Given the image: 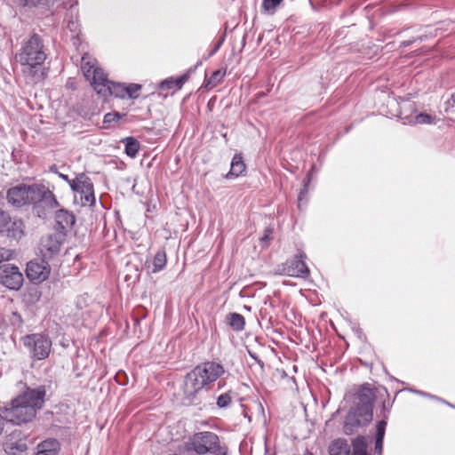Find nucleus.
<instances>
[{"label":"nucleus","mask_w":455,"mask_h":455,"mask_svg":"<svg viewBox=\"0 0 455 455\" xmlns=\"http://www.w3.org/2000/svg\"><path fill=\"white\" fill-rule=\"evenodd\" d=\"M45 397L44 387L27 388L21 395L12 401L10 408L2 411L5 420L20 425L31 421L36 411L43 407Z\"/></svg>","instance_id":"obj_1"},{"label":"nucleus","mask_w":455,"mask_h":455,"mask_svg":"<svg viewBox=\"0 0 455 455\" xmlns=\"http://www.w3.org/2000/svg\"><path fill=\"white\" fill-rule=\"evenodd\" d=\"M46 60V52L41 37L36 34L25 41L15 54V60L20 64L26 79L37 82L42 79V67Z\"/></svg>","instance_id":"obj_2"},{"label":"nucleus","mask_w":455,"mask_h":455,"mask_svg":"<svg viewBox=\"0 0 455 455\" xmlns=\"http://www.w3.org/2000/svg\"><path fill=\"white\" fill-rule=\"evenodd\" d=\"M82 71L85 78L91 83L98 94L104 97L114 95L117 98L125 97V85L109 81L97 60L85 54L82 57Z\"/></svg>","instance_id":"obj_3"},{"label":"nucleus","mask_w":455,"mask_h":455,"mask_svg":"<svg viewBox=\"0 0 455 455\" xmlns=\"http://www.w3.org/2000/svg\"><path fill=\"white\" fill-rule=\"evenodd\" d=\"M225 372L221 364L215 362H206L197 365L185 379L184 393L192 397L204 387L216 381Z\"/></svg>","instance_id":"obj_4"},{"label":"nucleus","mask_w":455,"mask_h":455,"mask_svg":"<svg viewBox=\"0 0 455 455\" xmlns=\"http://www.w3.org/2000/svg\"><path fill=\"white\" fill-rule=\"evenodd\" d=\"M219 447L218 435L208 431L196 433L186 443L187 451H193L199 455L215 453Z\"/></svg>","instance_id":"obj_5"},{"label":"nucleus","mask_w":455,"mask_h":455,"mask_svg":"<svg viewBox=\"0 0 455 455\" xmlns=\"http://www.w3.org/2000/svg\"><path fill=\"white\" fill-rule=\"evenodd\" d=\"M69 186L75 193V200L82 206H92L95 204L93 184L84 174H81L69 181Z\"/></svg>","instance_id":"obj_6"},{"label":"nucleus","mask_w":455,"mask_h":455,"mask_svg":"<svg viewBox=\"0 0 455 455\" xmlns=\"http://www.w3.org/2000/svg\"><path fill=\"white\" fill-rule=\"evenodd\" d=\"M37 193V184H20L11 188L7 191L8 203L15 207H21L35 203V196Z\"/></svg>","instance_id":"obj_7"},{"label":"nucleus","mask_w":455,"mask_h":455,"mask_svg":"<svg viewBox=\"0 0 455 455\" xmlns=\"http://www.w3.org/2000/svg\"><path fill=\"white\" fill-rule=\"evenodd\" d=\"M23 344L28 348L32 357L36 360L46 358L51 352L52 341L43 334L28 335L23 339Z\"/></svg>","instance_id":"obj_8"},{"label":"nucleus","mask_w":455,"mask_h":455,"mask_svg":"<svg viewBox=\"0 0 455 455\" xmlns=\"http://www.w3.org/2000/svg\"><path fill=\"white\" fill-rule=\"evenodd\" d=\"M34 210L39 218L44 219L49 212L59 206L54 194L43 185H37Z\"/></svg>","instance_id":"obj_9"},{"label":"nucleus","mask_w":455,"mask_h":455,"mask_svg":"<svg viewBox=\"0 0 455 455\" xmlns=\"http://www.w3.org/2000/svg\"><path fill=\"white\" fill-rule=\"evenodd\" d=\"M304 253H299L294 259L287 260L285 263L278 265L275 268V274L281 275H289L292 277L306 278L309 274V269L303 259Z\"/></svg>","instance_id":"obj_10"},{"label":"nucleus","mask_w":455,"mask_h":455,"mask_svg":"<svg viewBox=\"0 0 455 455\" xmlns=\"http://www.w3.org/2000/svg\"><path fill=\"white\" fill-rule=\"evenodd\" d=\"M353 455H368L367 442L363 436L356 437L353 443ZM330 455H351L348 444L342 440L332 443L330 448Z\"/></svg>","instance_id":"obj_11"},{"label":"nucleus","mask_w":455,"mask_h":455,"mask_svg":"<svg viewBox=\"0 0 455 455\" xmlns=\"http://www.w3.org/2000/svg\"><path fill=\"white\" fill-rule=\"evenodd\" d=\"M63 243V235L61 233L50 234L41 238L39 243V251L44 259H52L57 256Z\"/></svg>","instance_id":"obj_12"},{"label":"nucleus","mask_w":455,"mask_h":455,"mask_svg":"<svg viewBox=\"0 0 455 455\" xmlns=\"http://www.w3.org/2000/svg\"><path fill=\"white\" fill-rule=\"evenodd\" d=\"M355 406L359 415L365 421H371L372 419V403L374 393L369 387H362L356 394Z\"/></svg>","instance_id":"obj_13"},{"label":"nucleus","mask_w":455,"mask_h":455,"mask_svg":"<svg viewBox=\"0 0 455 455\" xmlns=\"http://www.w3.org/2000/svg\"><path fill=\"white\" fill-rule=\"evenodd\" d=\"M0 283L10 290H19L23 283V275L16 266L4 264L0 267Z\"/></svg>","instance_id":"obj_14"},{"label":"nucleus","mask_w":455,"mask_h":455,"mask_svg":"<svg viewBox=\"0 0 455 455\" xmlns=\"http://www.w3.org/2000/svg\"><path fill=\"white\" fill-rule=\"evenodd\" d=\"M48 259L31 260L27 264V277L34 283H41L45 281L51 273V268L47 263Z\"/></svg>","instance_id":"obj_15"},{"label":"nucleus","mask_w":455,"mask_h":455,"mask_svg":"<svg viewBox=\"0 0 455 455\" xmlns=\"http://www.w3.org/2000/svg\"><path fill=\"white\" fill-rule=\"evenodd\" d=\"M359 415L358 410L353 407L345 419L344 431L346 434H352L359 426L368 423Z\"/></svg>","instance_id":"obj_16"},{"label":"nucleus","mask_w":455,"mask_h":455,"mask_svg":"<svg viewBox=\"0 0 455 455\" xmlns=\"http://www.w3.org/2000/svg\"><path fill=\"white\" fill-rule=\"evenodd\" d=\"M60 443L55 438H48L36 446V452L34 455H57L60 451Z\"/></svg>","instance_id":"obj_17"},{"label":"nucleus","mask_w":455,"mask_h":455,"mask_svg":"<svg viewBox=\"0 0 455 455\" xmlns=\"http://www.w3.org/2000/svg\"><path fill=\"white\" fill-rule=\"evenodd\" d=\"M8 236L14 239H20L25 234V224L20 219L9 218L7 225L4 227Z\"/></svg>","instance_id":"obj_18"},{"label":"nucleus","mask_w":455,"mask_h":455,"mask_svg":"<svg viewBox=\"0 0 455 455\" xmlns=\"http://www.w3.org/2000/svg\"><path fill=\"white\" fill-rule=\"evenodd\" d=\"M55 220L59 228L61 230L71 228L76 222L75 216L64 209L56 212Z\"/></svg>","instance_id":"obj_19"},{"label":"nucleus","mask_w":455,"mask_h":455,"mask_svg":"<svg viewBox=\"0 0 455 455\" xmlns=\"http://www.w3.org/2000/svg\"><path fill=\"white\" fill-rule=\"evenodd\" d=\"M245 171V164L240 155H235L231 162L229 172L226 175L227 179L236 178Z\"/></svg>","instance_id":"obj_20"},{"label":"nucleus","mask_w":455,"mask_h":455,"mask_svg":"<svg viewBox=\"0 0 455 455\" xmlns=\"http://www.w3.org/2000/svg\"><path fill=\"white\" fill-rule=\"evenodd\" d=\"M228 324L235 331H241L244 329V317L238 313H230L226 317Z\"/></svg>","instance_id":"obj_21"},{"label":"nucleus","mask_w":455,"mask_h":455,"mask_svg":"<svg viewBox=\"0 0 455 455\" xmlns=\"http://www.w3.org/2000/svg\"><path fill=\"white\" fill-rule=\"evenodd\" d=\"M123 142L125 145V148H124L125 154L128 156L134 158L137 156V154L140 148V142L132 137H127V138L124 139Z\"/></svg>","instance_id":"obj_22"},{"label":"nucleus","mask_w":455,"mask_h":455,"mask_svg":"<svg viewBox=\"0 0 455 455\" xmlns=\"http://www.w3.org/2000/svg\"><path fill=\"white\" fill-rule=\"evenodd\" d=\"M186 81H187V76H181L175 79L168 78L161 83L160 88L162 90L180 89Z\"/></svg>","instance_id":"obj_23"},{"label":"nucleus","mask_w":455,"mask_h":455,"mask_svg":"<svg viewBox=\"0 0 455 455\" xmlns=\"http://www.w3.org/2000/svg\"><path fill=\"white\" fill-rule=\"evenodd\" d=\"M166 264V254L164 251H158L153 260L154 269L153 272H158L162 270Z\"/></svg>","instance_id":"obj_24"},{"label":"nucleus","mask_w":455,"mask_h":455,"mask_svg":"<svg viewBox=\"0 0 455 455\" xmlns=\"http://www.w3.org/2000/svg\"><path fill=\"white\" fill-rule=\"evenodd\" d=\"M226 75V71L222 69H218L212 73L211 77L207 81V86L215 87L217 86L224 78Z\"/></svg>","instance_id":"obj_25"},{"label":"nucleus","mask_w":455,"mask_h":455,"mask_svg":"<svg viewBox=\"0 0 455 455\" xmlns=\"http://www.w3.org/2000/svg\"><path fill=\"white\" fill-rule=\"evenodd\" d=\"M435 120L434 116L426 113L418 114L414 118V122L420 124H435Z\"/></svg>","instance_id":"obj_26"},{"label":"nucleus","mask_w":455,"mask_h":455,"mask_svg":"<svg viewBox=\"0 0 455 455\" xmlns=\"http://www.w3.org/2000/svg\"><path fill=\"white\" fill-rule=\"evenodd\" d=\"M141 89V86L137 84H130L125 85V97L135 99L138 97V92Z\"/></svg>","instance_id":"obj_27"},{"label":"nucleus","mask_w":455,"mask_h":455,"mask_svg":"<svg viewBox=\"0 0 455 455\" xmlns=\"http://www.w3.org/2000/svg\"><path fill=\"white\" fill-rule=\"evenodd\" d=\"M14 3L20 7L35 8L39 6L43 0H13Z\"/></svg>","instance_id":"obj_28"},{"label":"nucleus","mask_w":455,"mask_h":455,"mask_svg":"<svg viewBox=\"0 0 455 455\" xmlns=\"http://www.w3.org/2000/svg\"><path fill=\"white\" fill-rule=\"evenodd\" d=\"M282 2L283 0H263L262 8L267 12H274Z\"/></svg>","instance_id":"obj_29"},{"label":"nucleus","mask_w":455,"mask_h":455,"mask_svg":"<svg viewBox=\"0 0 455 455\" xmlns=\"http://www.w3.org/2000/svg\"><path fill=\"white\" fill-rule=\"evenodd\" d=\"M232 398L228 393L220 395L217 399V405L220 408H225L230 404Z\"/></svg>","instance_id":"obj_30"},{"label":"nucleus","mask_w":455,"mask_h":455,"mask_svg":"<svg viewBox=\"0 0 455 455\" xmlns=\"http://www.w3.org/2000/svg\"><path fill=\"white\" fill-rule=\"evenodd\" d=\"M386 422L384 420H381L378 422L377 425V437H378V443L383 442V437L385 435V428H386Z\"/></svg>","instance_id":"obj_31"},{"label":"nucleus","mask_w":455,"mask_h":455,"mask_svg":"<svg viewBox=\"0 0 455 455\" xmlns=\"http://www.w3.org/2000/svg\"><path fill=\"white\" fill-rule=\"evenodd\" d=\"M121 118L119 113H108L104 116V124H112L117 122Z\"/></svg>","instance_id":"obj_32"},{"label":"nucleus","mask_w":455,"mask_h":455,"mask_svg":"<svg viewBox=\"0 0 455 455\" xmlns=\"http://www.w3.org/2000/svg\"><path fill=\"white\" fill-rule=\"evenodd\" d=\"M13 253L11 250L0 247V263L11 259Z\"/></svg>","instance_id":"obj_33"},{"label":"nucleus","mask_w":455,"mask_h":455,"mask_svg":"<svg viewBox=\"0 0 455 455\" xmlns=\"http://www.w3.org/2000/svg\"><path fill=\"white\" fill-rule=\"evenodd\" d=\"M8 220V214L0 209V229L4 228L7 225Z\"/></svg>","instance_id":"obj_34"},{"label":"nucleus","mask_w":455,"mask_h":455,"mask_svg":"<svg viewBox=\"0 0 455 455\" xmlns=\"http://www.w3.org/2000/svg\"><path fill=\"white\" fill-rule=\"evenodd\" d=\"M216 455H227V448L219 447Z\"/></svg>","instance_id":"obj_35"},{"label":"nucleus","mask_w":455,"mask_h":455,"mask_svg":"<svg viewBox=\"0 0 455 455\" xmlns=\"http://www.w3.org/2000/svg\"><path fill=\"white\" fill-rule=\"evenodd\" d=\"M4 417H3V412L0 413V435L2 434L3 432V429H4Z\"/></svg>","instance_id":"obj_36"},{"label":"nucleus","mask_w":455,"mask_h":455,"mask_svg":"<svg viewBox=\"0 0 455 455\" xmlns=\"http://www.w3.org/2000/svg\"><path fill=\"white\" fill-rule=\"evenodd\" d=\"M270 232H271V231H270V230H268V229H267V230H266V234H265V235H264L263 237H261V239H260L262 243H263V242H265V241H267V240H268Z\"/></svg>","instance_id":"obj_37"},{"label":"nucleus","mask_w":455,"mask_h":455,"mask_svg":"<svg viewBox=\"0 0 455 455\" xmlns=\"http://www.w3.org/2000/svg\"><path fill=\"white\" fill-rule=\"evenodd\" d=\"M376 450H381L382 448V443H378V437L376 436V446H375Z\"/></svg>","instance_id":"obj_38"},{"label":"nucleus","mask_w":455,"mask_h":455,"mask_svg":"<svg viewBox=\"0 0 455 455\" xmlns=\"http://www.w3.org/2000/svg\"><path fill=\"white\" fill-rule=\"evenodd\" d=\"M60 177L61 179H63L64 180H66L68 184H69V181H71V180H69V179H68V177L67 175H65V174H61V173H60Z\"/></svg>","instance_id":"obj_39"},{"label":"nucleus","mask_w":455,"mask_h":455,"mask_svg":"<svg viewBox=\"0 0 455 455\" xmlns=\"http://www.w3.org/2000/svg\"><path fill=\"white\" fill-rule=\"evenodd\" d=\"M219 47H220V44H219V45H217V46L215 47V49H212V52L210 53V55H211V56H212V55H213V54L218 51Z\"/></svg>","instance_id":"obj_40"},{"label":"nucleus","mask_w":455,"mask_h":455,"mask_svg":"<svg viewBox=\"0 0 455 455\" xmlns=\"http://www.w3.org/2000/svg\"><path fill=\"white\" fill-rule=\"evenodd\" d=\"M219 47H220V44H219V45H217V46L215 47V49H212V52L210 53V55H211V56H212V55H213V54L218 51Z\"/></svg>","instance_id":"obj_41"},{"label":"nucleus","mask_w":455,"mask_h":455,"mask_svg":"<svg viewBox=\"0 0 455 455\" xmlns=\"http://www.w3.org/2000/svg\"><path fill=\"white\" fill-rule=\"evenodd\" d=\"M451 100L453 103V105H455V93H452L451 96Z\"/></svg>","instance_id":"obj_42"},{"label":"nucleus","mask_w":455,"mask_h":455,"mask_svg":"<svg viewBox=\"0 0 455 455\" xmlns=\"http://www.w3.org/2000/svg\"><path fill=\"white\" fill-rule=\"evenodd\" d=\"M304 196V192L301 191L299 196V201L300 202L302 200V196Z\"/></svg>","instance_id":"obj_43"}]
</instances>
